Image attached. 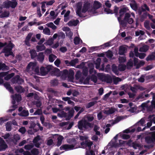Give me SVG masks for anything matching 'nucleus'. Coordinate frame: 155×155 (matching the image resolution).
Returning <instances> with one entry per match:
<instances>
[{
	"instance_id": "1",
	"label": "nucleus",
	"mask_w": 155,
	"mask_h": 155,
	"mask_svg": "<svg viewBox=\"0 0 155 155\" xmlns=\"http://www.w3.org/2000/svg\"><path fill=\"white\" fill-rule=\"evenodd\" d=\"M127 9V7L121 8L119 11V16L117 17L120 25L124 28L127 27V23L131 24L134 21L132 18H130V15L128 13H126Z\"/></svg>"
},
{
	"instance_id": "2",
	"label": "nucleus",
	"mask_w": 155,
	"mask_h": 155,
	"mask_svg": "<svg viewBox=\"0 0 155 155\" xmlns=\"http://www.w3.org/2000/svg\"><path fill=\"white\" fill-rule=\"evenodd\" d=\"M2 52L5 54V56L6 57H8L10 55L13 57H15V55L12 51V49L15 46V45L11 41H9L8 44L7 42L2 43L0 42V48L4 47Z\"/></svg>"
},
{
	"instance_id": "3",
	"label": "nucleus",
	"mask_w": 155,
	"mask_h": 155,
	"mask_svg": "<svg viewBox=\"0 0 155 155\" xmlns=\"http://www.w3.org/2000/svg\"><path fill=\"white\" fill-rule=\"evenodd\" d=\"M68 143L71 144H65L63 145L60 147V149L65 151H68L72 150L75 149V146L77 144V141L75 138H73L71 139L70 141Z\"/></svg>"
},
{
	"instance_id": "4",
	"label": "nucleus",
	"mask_w": 155,
	"mask_h": 155,
	"mask_svg": "<svg viewBox=\"0 0 155 155\" xmlns=\"http://www.w3.org/2000/svg\"><path fill=\"white\" fill-rule=\"evenodd\" d=\"M78 129L80 130H82L83 128L87 129L88 127H92L91 123L83 119H82L78 122Z\"/></svg>"
},
{
	"instance_id": "5",
	"label": "nucleus",
	"mask_w": 155,
	"mask_h": 155,
	"mask_svg": "<svg viewBox=\"0 0 155 155\" xmlns=\"http://www.w3.org/2000/svg\"><path fill=\"white\" fill-rule=\"evenodd\" d=\"M53 67L51 65H48L46 67H41L40 69V72L41 75L44 76L47 74L51 71L52 70Z\"/></svg>"
},
{
	"instance_id": "6",
	"label": "nucleus",
	"mask_w": 155,
	"mask_h": 155,
	"mask_svg": "<svg viewBox=\"0 0 155 155\" xmlns=\"http://www.w3.org/2000/svg\"><path fill=\"white\" fill-rule=\"evenodd\" d=\"M11 81L13 84H17L20 85L24 82V80L20 78L19 75H17L12 79Z\"/></svg>"
},
{
	"instance_id": "7",
	"label": "nucleus",
	"mask_w": 155,
	"mask_h": 155,
	"mask_svg": "<svg viewBox=\"0 0 155 155\" xmlns=\"http://www.w3.org/2000/svg\"><path fill=\"white\" fill-rule=\"evenodd\" d=\"M31 68L36 73H39V68L38 67H36L35 64L33 62H30L28 64L27 66V69H30Z\"/></svg>"
},
{
	"instance_id": "8",
	"label": "nucleus",
	"mask_w": 155,
	"mask_h": 155,
	"mask_svg": "<svg viewBox=\"0 0 155 155\" xmlns=\"http://www.w3.org/2000/svg\"><path fill=\"white\" fill-rule=\"evenodd\" d=\"M102 6V4L98 1H95L93 4V8L91 10H89L88 12H92L93 13H95V11L97 9L100 8Z\"/></svg>"
},
{
	"instance_id": "9",
	"label": "nucleus",
	"mask_w": 155,
	"mask_h": 155,
	"mask_svg": "<svg viewBox=\"0 0 155 155\" xmlns=\"http://www.w3.org/2000/svg\"><path fill=\"white\" fill-rule=\"evenodd\" d=\"M93 144L92 142L89 140H85V141L81 142V145L83 148H85L87 147H89V149H90Z\"/></svg>"
},
{
	"instance_id": "10",
	"label": "nucleus",
	"mask_w": 155,
	"mask_h": 155,
	"mask_svg": "<svg viewBox=\"0 0 155 155\" xmlns=\"http://www.w3.org/2000/svg\"><path fill=\"white\" fill-rule=\"evenodd\" d=\"M145 141L147 143H153L155 141V133H153L151 136H147L145 138Z\"/></svg>"
},
{
	"instance_id": "11",
	"label": "nucleus",
	"mask_w": 155,
	"mask_h": 155,
	"mask_svg": "<svg viewBox=\"0 0 155 155\" xmlns=\"http://www.w3.org/2000/svg\"><path fill=\"white\" fill-rule=\"evenodd\" d=\"M82 4L80 2H78L77 5V10L76 13L80 17H82L83 16L81 13Z\"/></svg>"
},
{
	"instance_id": "12",
	"label": "nucleus",
	"mask_w": 155,
	"mask_h": 155,
	"mask_svg": "<svg viewBox=\"0 0 155 155\" xmlns=\"http://www.w3.org/2000/svg\"><path fill=\"white\" fill-rule=\"evenodd\" d=\"M8 147L5 141L0 137V151L4 150Z\"/></svg>"
},
{
	"instance_id": "13",
	"label": "nucleus",
	"mask_w": 155,
	"mask_h": 155,
	"mask_svg": "<svg viewBox=\"0 0 155 155\" xmlns=\"http://www.w3.org/2000/svg\"><path fill=\"white\" fill-rule=\"evenodd\" d=\"M32 35V33L29 32L25 38L24 42L25 43V44L28 46L29 47L31 46L29 41Z\"/></svg>"
},
{
	"instance_id": "14",
	"label": "nucleus",
	"mask_w": 155,
	"mask_h": 155,
	"mask_svg": "<svg viewBox=\"0 0 155 155\" xmlns=\"http://www.w3.org/2000/svg\"><path fill=\"white\" fill-rule=\"evenodd\" d=\"M102 78L107 83H111L112 82V79L111 77L109 75H102Z\"/></svg>"
},
{
	"instance_id": "15",
	"label": "nucleus",
	"mask_w": 155,
	"mask_h": 155,
	"mask_svg": "<svg viewBox=\"0 0 155 155\" xmlns=\"http://www.w3.org/2000/svg\"><path fill=\"white\" fill-rule=\"evenodd\" d=\"M90 4L88 2H86L84 4L82 12L83 13H86L88 10L90 8Z\"/></svg>"
},
{
	"instance_id": "16",
	"label": "nucleus",
	"mask_w": 155,
	"mask_h": 155,
	"mask_svg": "<svg viewBox=\"0 0 155 155\" xmlns=\"http://www.w3.org/2000/svg\"><path fill=\"white\" fill-rule=\"evenodd\" d=\"M131 2L130 4L131 8L134 11H136L138 9V6L136 1L135 0H131Z\"/></svg>"
},
{
	"instance_id": "17",
	"label": "nucleus",
	"mask_w": 155,
	"mask_h": 155,
	"mask_svg": "<svg viewBox=\"0 0 155 155\" xmlns=\"http://www.w3.org/2000/svg\"><path fill=\"white\" fill-rule=\"evenodd\" d=\"M109 110H104V114L107 115H110L114 113L115 111V109L114 108L111 107L108 108Z\"/></svg>"
},
{
	"instance_id": "18",
	"label": "nucleus",
	"mask_w": 155,
	"mask_h": 155,
	"mask_svg": "<svg viewBox=\"0 0 155 155\" xmlns=\"http://www.w3.org/2000/svg\"><path fill=\"white\" fill-rule=\"evenodd\" d=\"M61 78L63 80H66L68 78V70L65 69L61 72Z\"/></svg>"
},
{
	"instance_id": "19",
	"label": "nucleus",
	"mask_w": 155,
	"mask_h": 155,
	"mask_svg": "<svg viewBox=\"0 0 155 155\" xmlns=\"http://www.w3.org/2000/svg\"><path fill=\"white\" fill-rule=\"evenodd\" d=\"M79 22L78 20L70 21L68 23V25L69 26H77Z\"/></svg>"
},
{
	"instance_id": "20",
	"label": "nucleus",
	"mask_w": 155,
	"mask_h": 155,
	"mask_svg": "<svg viewBox=\"0 0 155 155\" xmlns=\"http://www.w3.org/2000/svg\"><path fill=\"white\" fill-rule=\"evenodd\" d=\"M61 72L60 70L56 68L52 71V74L57 77L61 76Z\"/></svg>"
},
{
	"instance_id": "21",
	"label": "nucleus",
	"mask_w": 155,
	"mask_h": 155,
	"mask_svg": "<svg viewBox=\"0 0 155 155\" xmlns=\"http://www.w3.org/2000/svg\"><path fill=\"white\" fill-rule=\"evenodd\" d=\"M15 89L17 92L20 93H23L25 91L24 88L20 85L15 87Z\"/></svg>"
},
{
	"instance_id": "22",
	"label": "nucleus",
	"mask_w": 155,
	"mask_h": 155,
	"mask_svg": "<svg viewBox=\"0 0 155 155\" xmlns=\"http://www.w3.org/2000/svg\"><path fill=\"white\" fill-rule=\"evenodd\" d=\"M37 56V60L41 62H42L44 59L45 56L43 52L39 53Z\"/></svg>"
},
{
	"instance_id": "23",
	"label": "nucleus",
	"mask_w": 155,
	"mask_h": 155,
	"mask_svg": "<svg viewBox=\"0 0 155 155\" xmlns=\"http://www.w3.org/2000/svg\"><path fill=\"white\" fill-rule=\"evenodd\" d=\"M145 123V121L144 118H142L139 121L136 123L135 124V126H144V124Z\"/></svg>"
},
{
	"instance_id": "24",
	"label": "nucleus",
	"mask_w": 155,
	"mask_h": 155,
	"mask_svg": "<svg viewBox=\"0 0 155 155\" xmlns=\"http://www.w3.org/2000/svg\"><path fill=\"white\" fill-rule=\"evenodd\" d=\"M74 71L72 69H70L68 71V78L69 79H74Z\"/></svg>"
},
{
	"instance_id": "25",
	"label": "nucleus",
	"mask_w": 155,
	"mask_h": 155,
	"mask_svg": "<svg viewBox=\"0 0 155 155\" xmlns=\"http://www.w3.org/2000/svg\"><path fill=\"white\" fill-rule=\"evenodd\" d=\"M31 59H33L36 58L37 56V54L36 51L34 49H32L29 51Z\"/></svg>"
},
{
	"instance_id": "26",
	"label": "nucleus",
	"mask_w": 155,
	"mask_h": 155,
	"mask_svg": "<svg viewBox=\"0 0 155 155\" xmlns=\"http://www.w3.org/2000/svg\"><path fill=\"white\" fill-rule=\"evenodd\" d=\"M9 69V67L6 65L5 64L0 62V70H8Z\"/></svg>"
},
{
	"instance_id": "27",
	"label": "nucleus",
	"mask_w": 155,
	"mask_h": 155,
	"mask_svg": "<svg viewBox=\"0 0 155 155\" xmlns=\"http://www.w3.org/2000/svg\"><path fill=\"white\" fill-rule=\"evenodd\" d=\"M12 97L17 102H19L21 100V96L19 94H15L14 96H13Z\"/></svg>"
},
{
	"instance_id": "28",
	"label": "nucleus",
	"mask_w": 155,
	"mask_h": 155,
	"mask_svg": "<svg viewBox=\"0 0 155 155\" xmlns=\"http://www.w3.org/2000/svg\"><path fill=\"white\" fill-rule=\"evenodd\" d=\"M112 69L113 72L116 74L118 75L119 74V71L117 69V66L115 64H114L112 65Z\"/></svg>"
},
{
	"instance_id": "29",
	"label": "nucleus",
	"mask_w": 155,
	"mask_h": 155,
	"mask_svg": "<svg viewBox=\"0 0 155 155\" xmlns=\"http://www.w3.org/2000/svg\"><path fill=\"white\" fill-rule=\"evenodd\" d=\"M126 48L123 46H120L119 50V54L120 55H123L125 52Z\"/></svg>"
},
{
	"instance_id": "30",
	"label": "nucleus",
	"mask_w": 155,
	"mask_h": 155,
	"mask_svg": "<svg viewBox=\"0 0 155 155\" xmlns=\"http://www.w3.org/2000/svg\"><path fill=\"white\" fill-rule=\"evenodd\" d=\"M19 116L22 117H26L28 115L29 113L28 110H23L20 113L18 114Z\"/></svg>"
},
{
	"instance_id": "31",
	"label": "nucleus",
	"mask_w": 155,
	"mask_h": 155,
	"mask_svg": "<svg viewBox=\"0 0 155 155\" xmlns=\"http://www.w3.org/2000/svg\"><path fill=\"white\" fill-rule=\"evenodd\" d=\"M96 101H93L88 103L86 106V107L87 108H89L91 107L94 106L95 104L97 103Z\"/></svg>"
},
{
	"instance_id": "32",
	"label": "nucleus",
	"mask_w": 155,
	"mask_h": 155,
	"mask_svg": "<svg viewBox=\"0 0 155 155\" xmlns=\"http://www.w3.org/2000/svg\"><path fill=\"white\" fill-rule=\"evenodd\" d=\"M57 57L55 55L53 54H51L49 56V61L50 62H53L56 58Z\"/></svg>"
},
{
	"instance_id": "33",
	"label": "nucleus",
	"mask_w": 155,
	"mask_h": 155,
	"mask_svg": "<svg viewBox=\"0 0 155 155\" xmlns=\"http://www.w3.org/2000/svg\"><path fill=\"white\" fill-rule=\"evenodd\" d=\"M149 50V47L147 45L143 46L139 49V51L143 52H146Z\"/></svg>"
},
{
	"instance_id": "34",
	"label": "nucleus",
	"mask_w": 155,
	"mask_h": 155,
	"mask_svg": "<svg viewBox=\"0 0 155 155\" xmlns=\"http://www.w3.org/2000/svg\"><path fill=\"white\" fill-rule=\"evenodd\" d=\"M64 137L62 136H60L57 138L58 141L57 144V146L59 147L60 146L61 144L62 140Z\"/></svg>"
},
{
	"instance_id": "35",
	"label": "nucleus",
	"mask_w": 155,
	"mask_h": 155,
	"mask_svg": "<svg viewBox=\"0 0 155 155\" xmlns=\"http://www.w3.org/2000/svg\"><path fill=\"white\" fill-rule=\"evenodd\" d=\"M15 74L14 73H12L8 74H7L6 76H5L4 79L7 81L8 80L13 77L14 76Z\"/></svg>"
},
{
	"instance_id": "36",
	"label": "nucleus",
	"mask_w": 155,
	"mask_h": 155,
	"mask_svg": "<svg viewBox=\"0 0 155 155\" xmlns=\"http://www.w3.org/2000/svg\"><path fill=\"white\" fill-rule=\"evenodd\" d=\"M138 59L136 58H134V65L135 66H136V68H139L140 67V64H138Z\"/></svg>"
},
{
	"instance_id": "37",
	"label": "nucleus",
	"mask_w": 155,
	"mask_h": 155,
	"mask_svg": "<svg viewBox=\"0 0 155 155\" xmlns=\"http://www.w3.org/2000/svg\"><path fill=\"white\" fill-rule=\"evenodd\" d=\"M9 12L8 11H4L0 15V17L1 18H3L8 17L9 15Z\"/></svg>"
},
{
	"instance_id": "38",
	"label": "nucleus",
	"mask_w": 155,
	"mask_h": 155,
	"mask_svg": "<svg viewBox=\"0 0 155 155\" xmlns=\"http://www.w3.org/2000/svg\"><path fill=\"white\" fill-rule=\"evenodd\" d=\"M36 48L38 51H43L45 48V47L44 45H37Z\"/></svg>"
},
{
	"instance_id": "39",
	"label": "nucleus",
	"mask_w": 155,
	"mask_h": 155,
	"mask_svg": "<svg viewBox=\"0 0 155 155\" xmlns=\"http://www.w3.org/2000/svg\"><path fill=\"white\" fill-rule=\"evenodd\" d=\"M119 9V8L116 5L114 6V9L113 10V13L115 14V15L116 17H118V11Z\"/></svg>"
},
{
	"instance_id": "40",
	"label": "nucleus",
	"mask_w": 155,
	"mask_h": 155,
	"mask_svg": "<svg viewBox=\"0 0 155 155\" xmlns=\"http://www.w3.org/2000/svg\"><path fill=\"white\" fill-rule=\"evenodd\" d=\"M133 65V60L132 59L130 60L127 64V69H130V67H132Z\"/></svg>"
},
{
	"instance_id": "41",
	"label": "nucleus",
	"mask_w": 155,
	"mask_h": 155,
	"mask_svg": "<svg viewBox=\"0 0 155 155\" xmlns=\"http://www.w3.org/2000/svg\"><path fill=\"white\" fill-rule=\"evenodd\" d=\"M6 130L8 131H10L12 130V126L10 122H8L6 124Z\"/></svg>"
},
{
	"instance_id": "42",
	"label": "nucleus",
	"mask_w": 155,
	"mask_h": 155,
	"mask_svg": "<svg viewBox=\"0 0 155 155\" xmlns=\"http://www.w3.org/2000/svg\"><path fill=\"white\" fill-rule=\"evenodd\" d=\"M144 27L148 30L150 29V21H146L144 23Z\"/></svg>"
},
{
	"instance_id": "43",
	"label": "nucleus",
	"mask_w": 155,
	"mask_h": 155,
	"mask_svg": "<svg viewBox=\"0 0 155 155\" xmlns=\"http://www.w3.org/2000/svg\"><path fill=\"white\" fill-rule=\"evenodd\" d=\"M80 40L82 41L80 38L75 37L74 38V42L75 45H77L80 44Z\"/></svg>"
},
{
	"instance_id": "44",
	"label": "nucleus",
	"mask_w": 155,
	"mask_h": 155,
	"mask_svg": "<svg viewBox=\"0 0 155 155\" xmlns=\"http://www.w3.org/2000/svg\"><path fill=\"white\" fill-rule=\"evenodd\" d=\"M134 149H136L137 147H140L141 146L140 144L137 143L136 142H133L132 143V146Z\"/></svg>"
},
{
	"instance_id": "45",
	"label": "nucleus",
	"mask_w": 155,
	"mask_h": 155,
	"mask_svg": "<svg viewBox=\"0 0 155 155\" xmlns=\"http://www.w3.org/2000/svg\"><path fill=\"white\" fill-rule=\"evenodd\" d=\"M155 58V56L153 54L149 55L146 58V60L147 61L152 60L154 59Z\"/></svg>"
},
{
	"instance_id": "46",
	"label": "nucleus",
	"mask_w": 155,
	"mask_h": 155,
	"mask_svg": "<svg viewBox=\"0 0 155 155\" xmlns=\"http://www.w3.org/2000/svg\"><path fill=\"white\" fill-rule=\"evenodd\" d=\"M126 68V66L124 64L120 65L118 66V69L120 71H124Z\"/></svg>"
},
{
	"instance_id": "47",
	"label": "nucleus",
	"mask_w": 155,
	"mask_h": 155,
	"mask_svg": "<svg viewBox=\"0 0 155 155\" xmlns=\"http://www.w3.org/2000/svg\"><path fill=\"white\" fill-rule=\"evenodd\" d=\"M78 58H75L72 60L70 61V65L72 66H74L75 64L78 62Z\"/></svg>"
},
{
	"instance_id": "48",
	"label": "nucleus",
	"mask_w": 155,
	"mask_h": 155,
	"mask_svg": "<svg viewBox=\"0 0 155 155\" xmlns=\"http://www.w3.org/2000/svg\"><path fill=\"white\" fill-rule=\"evenodd\" d=\"M42 114V109L41 108H38L36 110L34 113V115H40Z\"/></svg>"
},
{
	"instance_id": "49",
	"label": "nucleus",
	"mask_w": 155,
	"mask_h": 155,
	"mask_svg": "<svg viewBox=\"0 0 155 155\" xmlns=\"http://www.w3.org/2000/svg\"><path fill=\"white\" fill-rule=\"evenodd\" d=\"M31 152L34 155H38L39 153L38 150L36 148L33 149L31 150Z\"/></svg>"
},
{
	"instance_id": "50",
	"label": "nucleus",
	"mask_w": 155,
	"mask_h": 155,
	"mask_svg": "<svg viewBox=\"0 0 155 155\" xmlns=\"http://www.w3.org/2000/svg\"><path fill=\"white\" fill-rule=\"evenodd\" d=\"M34 104L36 105V106L38 107H40L41 105V103L39 100L35 101L34 102Z\"/></svg>"
},
{
	"instance_id": "51",
	"label": "nucleus",
	"mask_w": 155,
	"mask_h": 155,
	"mask_svg": "<svg viewBox=\"0 0 155 155\" xmlns=\"http://www.w3.org/2000/svg\"><path fill=\"white\" fill-rule=\"evenodd\" d=\"M147 13H144L140 17V20L141 21H144V19L147 17Z\"/></svg>"
},
{
	"instance_id": "52",
	"label": "nucleus",
	"mask_w": 155,
	"mask_h": 155,
	"mask_svg": "<svg viewBox=\"0 0 155 155\" xmlns=\"http://www.w3.org/2000/svg\"><path fill=\"white\" fill-rule=\"evenodd\" d=\"M33 147V145L32 144H28L25 146L24 148L26 150H29L31 149Z\"/></svg>"
},
{
	"instance_id": "53",
	"label": "nucleus",
	"mask_w": 155,
	"mask_h": 155,
	"mask_svg": "<svg viewBox=\"0 0 155 155\" xmlns=\"http://www.w3.org/2000/svg\"><path fill=\"white\" fill-rule=\"evenodd\" d=\"M65 33L66 36L68 37L71 39L72 38L73 33L71 31V30L68 31V32H66Z\"/></svg>"
},
{
	"instance_id": "54",
	"label": "nucleus",
	"mask_w": 155,
	"mask_h": 155,
	"mask_svg": "<svg viewBox=\"0 0 155 155\" xmlns=\"http://www.w3.org/2000/svg\"><path fill=\"white\" fill-rule=\"evenodd\" d=\"M40 139L39 135H38L35 137L33 140V142L34 143L38 142V141Z\"/></svg>"
},
{
	"instance_id": "55",
	"label": "nucleus",
	"mask_w": 155,
	"mask_h": 155,
	"mask_svg": "<svg viewBox=\"0 0 155 155\" xmlns=\"http://www.w3.org/2000/svg\"><path fill=\"white\" fill-rule=\"evenodd\" d=\"M91 81L94 82L96 83L97 81V77L94 75H92L90 78Z\"/></svg>"
},
{
	"instance_id": "56",
	"label": "nucleus",
	"mask_w": 155,
	"mask_h": 155,
	"mask_svg": "<svg viewBox=\"0 0 155 155\" xmlns=\"http://www.w3.org/2000/svg\"><path fill=\"white\" fill-rule=\"evenodd\" d=\"M111 93V91H110L109 92L104 95L103 98V100H106L110 95Z\"/></svg>"
},
{
	"instance_id": "57",
	"label": "nucleus",
	"mask_w": 155,
	"mask_h": 155,
	"mask_svg": "<svg viewBox=\"0 0 155 155\" xmlns=\"http://www.w3.org/2000/svg\"><path fill=\"white\" fill-rule=\"evenodd\" d=\"M143 7L144 8H141V9L142 10V11L143 12L145 11L146 10H147L148 11H149L150 9L146 4H144Z\"/></svg>"
},
{
	"instance_id": "58",
	"label": "nucleus",
	"mask_w": 155,
	"mask_h": 155,
	"mask_svg": "<svg viewBox=\"0 0 155 155\" xmlns=\"http://www.w3.org/2000/svg\"><path fill=\"white\" fill-rule=\"evenodd\" d=\"M18 131L20 132L22 134H24L25 133L26 131V130L25 127H22L19 128L18 130Z\"/></svg>"
},
{
	"instance_id": "59",
	"label": "nucleus",
	"mask_w": 155,
	"mask_h": 155,
	"mask_svg": "<svg viewBox=\"0 0 155 155\" xmlns=\"http://www.w3.org/2000/svg\"><path fill=\"white\" fill-rule=\"evenodd\" d=\"M121 81V79L120 78L117 77L114 79L113 82L115 84H116L119 82Z\"/></svg>"
},
{
	"instance_id": "60",
	"label": "nucleus",
	"mask_w": 155,
	"mask_h": 155,
	"mask_svg": "<svg viewBox=\"0 0 155 155\" xmlns=\"http://www.w3.org/2000/svg\"><path fill=\"white\" fill-rule=\"evenodd\" d=\"M43 32L44 33L47 35H50V31L49 28H45L43 30Z\"/></svg>"
},
{
	"instance_id": "61",
	"label": "nucleus",
	"mask_w": 155,
	"mask_h": 155,
	"mask_svg": "<svg viewBox=\"0 0 155 155\" xmlns=\"http://www.w3.org/2000/svg\"><path fill=\"white\" fill-rule=\"evenodd\" d=\"M104 12H106L107 14H113V11L112 10L110 9L107 8H104Z\"/></svg>"
},
{
	"instance_id": "62",
	"label": "nucleus",
	"mask_w": 155,
	"mask_h": 155,
	"mask_svg": "<svg viewBox=\"0 0 155 155\" xmlns=\"http://www.w3.org/2000/svg\"><path fill=\"white\" fill-rule=\"evenodd\" d=\"M94 154V152L92 150H87L86 153V155H93Z\"/></svg>"
},
{
	"instance_id": "63",
	"label": "nucleus",
	"mask_w": 155,
	"mask_h": 155,
	"mask_svg": "<svg viewBox=\"0 0 155 155\" xmlns=\"http://www.w3.org/2000/svg\"><path fill=\"white\" fill-rule=\"evenodd\" d=\"M58 38H59L64 39L65 38V34L63 32H61L59 33L58 34Z\"/></svg>"
},
{
	"instance_id": "64",
	"label": "nucleus",
	"mask_w": 155,
	"mask_h": 155,
	"mask_svg": "<svg viewBox=\"0 0 155 155\" xmlns=\"http://www.w3.org/2000/svg\"><path fill=\"white\" fill-rule=\"evenodd\" d=\"M60 63L61 61L58 59H57L54 62L55 65L57 67H59Z\"/></svg>"
}]
</instances>
